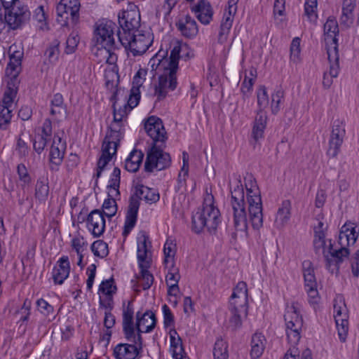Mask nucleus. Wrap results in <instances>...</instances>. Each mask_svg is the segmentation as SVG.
I'll return each mask as SVG.
<instances>
[{"mask_svg": "<svg viewBox=\"0 0 359 359\" xmlns=\"http://www.w3.org/2000/svg\"><path fill=\"white\" fill-rule=\"evenodd\" d=\"M116 29V23L107 20L99 21L95 25L93 40L97 48L104 49L108 55L107 62L109 64L115 62L116 55L112 51L121 46L118 39L116 41L114 38Z\"/></svg>", "mask_w": 359, "mask_h": 359, "instance_id": "1", "label": "nucleus"}, {"mask_svg": "<svg viewBox=\"0 0 359 359\" xmlns=\"http://www.w3.org/2000/svg\"><path fill=\"white\" fill-rule=\"evenodd\" d=\"M220 212L214 205V197L208 194L203 201V207L192 216L191 228L196 233H201L204 229L212 233L215 231L220 222Z\"/></svg>", "mask_w": 359, "mask_h": 359, "instance_id": "2", "label": "nucleus"}, {"mask_svg": "<svg viewBox=\"0 0 359 359\" xmlns=\"http://www.w3.org/2000/svg\"><path fill=\"white\" fill-rule=\"evenodd\" d=\"M249 222L255 230L263 226L262 202L257 182L252 175L245 177Z\"/></svg>", "mask_w": 359, "mask_h": 359, "instance_id": "3", "label": "nucleus"}, {"mask_svg": "<svg viewBox=\"0 0 359 359\" xmlns=\"http://www.w3.org/2000/svg\"><path fill=\"white\" fill-rule=\"evenodd\" d=\"M231 205L233 210V226L237 231L247 233L248 219L245 210V193L240 179L231 188Z\"/></svg>", "mask_w": 359, "mask_h": 359, "instance_id": "4", "label": "nucleus"}, {"mask_svg": "<svg viewBox=\"0 0 359 359\" xmlns=\"http://www.w3.org/2000/svg\"><path fill=\"white\" fill-rule=\"evenodd\" d=\"M358 237V231L356 226L352 223H346L341 229L339 236V243L341 245L338 250H333L332 245L330 243L328 248V252L335 262L337 269L339 264L343 262L344 259L346 258L350 254V250L347 248L353 245Z\"/></svg>", "mask_w": 359, "mask_h": 359, "instance_id": "5", "label": "nucleus"}, {"mask_svg": "<svg viewBox=\"0 0 359 359\" xmlns=\"http://www.w3.org/2000/svg\"><path fill=\"white\" fill-rule=\"evenodd\" d=\"M284 319L288 342L292 345H297L301 339L303 319L297 304L292 303L287 306Z\"/></svg>", "mask_w": 359, "mask_h": 359, "instance_id": "6", "label": "nucleus"}, {"mask_svg": "<svg viewBox=\"0 0 359 359\" xmlns=\"http://www.w3.org/2000/svg\"><path fill=\"white\" fill-rule=\"evenodd\" d=\"M118 36L120 45L127 48H129L134 56L144 53L153 41L152 36L149 32L141 33L140 31L135 33H128L123 36L120 32L116 34Z\"/></svg>", "mask_w": 359, "mask_h": 359, "instance_id": "7", "label": "nucleus"}, {"mask_svg": "<svg viewBox=\"0 0 359 359\" xmlns=\"http://www.w3.org/2000/svg\"><path fill=\"white\" fill-rule=\"evenodd\" d=\"M163 144H154L147 151L144 163V170L146 172H151L154 169L162 170L170 165V156L168 153L163 151Z\"/></svg>", "mask_w": 359, "mask_h": 359, "instance_id": "8", "label": "nucleus"}, {"mask_svg": "<svg viewBox=\"0 0 359 359\" xmlns=\"http://www.w3.org/2000/svg\"><path fill=\"white\" fill-rule=\"evenodd\" d=\"M80 3L79 0H61L56 7L57 20L62 26H67L69 22L75 25L79 18Z\"/></svg>", "mask_w": 359, "mask_h": 359, "instance_id": "9", "label": "nucleus"}, {"mask_svg": "<svg viewBox=\"0 0 359 359\" xmlns=\"http://www.w3.org/2000/svg\"><path fill=\"white\" fill-rule=\"evenodd\" d=\"M334 317L341 341H346L348 331V313L342 297L334 300Z\"/></svg>", "mask_w": 359, "mask_h": 359, "instance_id": "10", "label": "nucleus"}, {"mask_svg": "<svg viewBox=\"0 0 359 359\" xmlns=\"http://www.w3.org/2000/svg\"><path fill=\"white\" fill-rule=\"evenodd\" d=\"M164 70L163 74L158 77V84L155 85L154 95L158 100L164 99L168 92L174 90L177 86V71L165 67H161Z\"/></svg>", "mask_w": 359, "mask_h": 359, "instance_id": "11", "label": "nucleus"}, {"mask_svg": "<svg viewBox=\"0 0 359 359\" xmlns=\"http://www.w3.org/2000/svg\"><path fill=\"white\" fill-rule=\"evenodd\" d=\"M116 102L114 101L113 103L114 119L106 135H107V139L121 140L124 136L123 120L127 116L130 111L128 110V107L125 104L123 107H120L118 109H116Z\"/></svg>", "mask_w": 359, "mask_h": 359, "instance_id": "12", "label": "nucleus"}, {"mask_svg": "<svg viewBox=\"0 0 359 359\" xmlns=\"http://www.w3.org/2000/svg\"><path fill=\"white\" fill-rule=\"evenodd\" d=\"M345 135V122L340 119L334 120L332 125V130L329 139V147L327 151L329 156L334 158L337 156Z\"/></svg>", "mask_w": 359, "mask_h": 359, "instance_id": "13", "label": "nucleus"}, {"mask_svg": "<svg viewBox=\"0 0 359 359\" xmlns=\"http://www.w3.org/2000/svg\"><path fill=\"white\" fill-rule=\"evenodd\" d=\"M121 141L111 138L107 139V135H105L102 146V155L97 161V172L94 176L96 177V181L100 177L102 171L111 161L112 156L116 155Z\"/></svg>", "mask_w": 359, "mask_h": 359, "instance_id": "14", "label": "nucleus"}, {"mask_svg": "<svg viewBox=\"0 0 359 359\" xmlns=\"http://www.w3.org/2000/svg\"><path fill=\"white\" fill-rule=\"evenodd\" d=\"M133 315V302L129 301L127 306L124 307L123 311V330L128 341L137 343L141 347L142 336L140 333L137 335L135 334Z\"/></svg>", "mask_w": 359, "mask_h": 359, "instance_id": "15", "label": "nucleus"}, {"mask_svg": "<svg viewBox=\"0 0 359 359\" xmlns=\"http://www.w3.org/2000/svg\"><path fill=\"white\" fill-rule=\"evenodd\" d=\"M144 129L147 135L153 140V144H164L167 140L166 131L161 118L150 116L144 123Z\"/></svg>", "mask_w": 359, "mask_h": 359, "instance_id": "16", "label": "nucleus"}, {"mask_svg": "<svg viewBox=\"0 0 359 359\" xmlns=\"http://www.w3.org/2000/svg\"><path fill=\"white\" fill-rule=\"evenodd\" d=\"M118 23L123 32L118 31L123 36L128 35V33H135L138 32L137 29L140 26V14L137 10H130L123 11L118 15Z\"/></svg>", "mask_w": 359, "mask_h": 359, "instance_id": "17", "label": "nucleus"}, {"mask_svg": "<svg viewBox=\"0 0 359 359\" xmlns=\"http://www.w3.org/2000/svg\"><path fill=\"white\" fill-rule=\"evenodd\" d=\"M302 273L304 280V287L312 303L317 302L318 292L317 290V282L315 276L313 264L310 260H304L302 262Z\"/></svg>", "mask_w": 359, "mask_h": 359, "instance_id": "18", "label": "nucleus"}, {"mask_svg": "<svg viewBox=\"0 0 359 359\" xmlns=\"http://www.w3.org/2000/svg\"><path fill=\"white\" fill-rule=\"evenodd\" d=\"M327 59L330 63L329 72H325L323 77V86L330 88L333 83V79L338 76L339 73V57L336 48L327 49Z\"/></svg>", "mask_w": 359, "mask_h": 359, "instance_id": "19", "label": "nucleus"}, {"mask_svg": "<svg viewBox=\"0 0 359 359\" xmlns=\"http://www.w3.org/2000/svg\"><path fill=\"white\" fill-rule=\"evenodd\" d=\"M30 18V12L26 6H17L14 5L5 15L8 25L13 29L20 27L26 23Z\"/></svg>", "mask_w": 359, "mask_h": 359, "instance_id": "20", "label": "nucleus"}, {"mask_svg": "<svg viewBox=\"0 0 359 359\" xmlns=\"http://www.w3.org/2000/svg\"><path fill=\"white\" fill-rule=\"evenodd\" d=\"M66 142L63 141L58 135L55 134L49 154L51 170H58V166L64 158Z\"/></svg>", "mask_w": 359, "mask_h": 359, "instance_id": "21", "label": "nucleus"}, {"mask_svg": "<svg viewBox=\"0 0 359 359\" xmlns=\"http://www.w3.org/2000/svg\"><path fill=\"white\" fill-rule=\"evenodd\" d=\"M87 228L94 237L102 236L105 229V219L103 212L100 210H93L88 215Z\"/></svg>", "mask_w": 359, "mask_h": 359, "instance_id": "22", "label": "nucleus"}, {"mask_svg": "<svg viewBox=\"0 0 359 359\" xmlns=\"http://www.w3.org/2000/svg\"><path fill=\"white\" fill-rule=\"evenodd\" d=\"M156 324L155 313L151 311H146L144 313L138 311L136 313V329L137 334L142 332H150L154 330Z\"/></svg>", "mask_w": 359, "mask_h": 359, "instance_id": "23", "label": "nucleus"}, {"mask_svg": "<svg viewBox=\"0 0 359 359\" xmlns=\"http://www.w3.org/2000/svg\"><path fill=\"white\" fill-rule=\"evenodd\" d=\"M151 242L148 234L141 231L137 236V259L140 267L145 264H149L147 259L149 254H151Z\"/></svg>", "mask_w": 359, "mask_h": 359, "instance_id": "24", "label": "nucleus"}, {"mask_svg": "<svg viewBox=\"0 0 359 359\" xmlns=\"http://www.w3.org/2000/svg\"><path fill=\"white\" fill-rule=\"evenodd\" d=\"M140 205V203L135 198H129V205L126 215L123 231V236L125 237L130 233L136 224Z\"/></svg>", "mask_w": 359, "mask_h": 359, "instance_id": "25", "label": "nucleus"}, {"mask_svg": "<svg viewBox=\"0 0 359 359\" xmlns=\"http://www.w3.org/2000/svg\"><path fill=\"white\" fill-rule=\"evenodd\" d=\"M175 25L182 35L188 39L195 37L198 32L196 20L189 15L181 16L176 22Z\"/></svg>", "mask_w": 359, "mask_h": 359, "instance_id": "26", "label": "nucleus"}, {"mask_svg": "<svg viewBox=\"0 0 359 359\" xmlns=\"http://www.w3.org/2000/svg\"><path fill=\"white\" fill-rule=\"evenodd\" d=\"M133 344H119L114 349V355L116 359H135L139 354L140 350L142 348L140 344L135 342Z\"/></svg>", "mask_w": 359, "mask_h": 359, "instance_id": "27", "label": "nucleus"}, {"mask_svg": "<svg viewBox=\"0 0 359 359\" xmlns=\"http://www.w3.org/2000/svg\"><path fill=\"white\" fill-rule=\"evenodd\" d=\"M70 272V264L67 256L59 259L52 271V276L55 284L61 285L67 279Z\"/></svg>", "mask_w": 359, "mask_h": 359, "instance_id": "28", "label": "nucleus"}, {"mask_svg": "<svg viewBox=\"0 0 359 359\" xmlns=\"http://www.w3.org/2000/svg\"><path fill=\"white\" fill-rule=\"evenodd\" d=\"M268 121V116L266 112L264 110H259L255 116L252 130V138L255 143L259 142L264 137V130L266 127Z\"/></svg>", "mask_w": 359, "mask_h": 359, "instance_id": "29", "label": "nucleus"}, {"mask_svg": "<svg viewBox=\"0 0 359 359\" xmlns=\"http://www.w3.org/2000/svg\"><path fill=\"white\" fill-rule=\"evenodd\" d=\"M130 198H135L140 203L141 200H144L147 203H154L159 201L160 196L155 189L138 184L135 187V193Z\"/></svg>", "mask_w": 359, "mask_h": 359, "instance_id": "30", "label": "nucleus"}, {"mask_svg": "<svg viewBox=\"0 0 359 359\" xmlns=\"http://www.w3.org/2000/svg\"><path fill=\"white\" fill-rule=\"evenodd\" d=\"M198 20L203 25H208L212 19L213 11L210 4L207 0H200L191 8Z\"/></svg>", "mask_w": 359, "mask_h": 359, "instance_id": "31", "label": "nucleus"}, {"mask_svg": "<svg viewBox=\"0 0 359 359\" xmlns=\"http://www.w3.org/2000/svg\"><path fill=\"white\" fill-rule=\"evenodd\" d=\"M339 34L338 23L336 20L328 18L324 25L325 41L326 43H330L331 47L327 48L334 49L338 51L337 36Z\"/></svg>", "mask_w": 359, "mask_h": 359, "instance_id": "32", "label": "nucleus"}, {"mask_svg": "<svg viewBox=\"0 0 359 359\" xmlns=\"http://www.w3.org/2000/svg\"><path fill=\"white\" fill-rule=\"evenodd\" d=\"M50 114L58 121L67 116V107L62 95L60 93L55 94L50 101Z\"/></svg>", "mask_w": 359, "mask_h": 359, "instance_id": "33", "label": "nucleus"}, {"mask_svg": "<svg viewBox=\"0 0 359 359\" xmlns=\"http://www.w3.org/2000/svg\"><path fill=\"white\" fill-rule=\"evenodd\" d=\"M292 204L290 200H285L278 208L275 219V226L278 229L283 228L290 220L291 217Z\"/></svg>", "mask_w": 359, "mask_h": 359, "instance_id": "34", "label": "nucleus"}, {"mask_svg": "<svg viewBox=\"0 0 359 359\" xmlns=\"http://www.w3.org/2000/svg\"><path fill=\"white\" fill-rule=\"evenodd\" d=\"M356 7V0H343L342 13L340 17L341 25L350 27L354 20V11Z\"/></svg>", "mask_w": 359, "mask_h": 359, "instance_id": "35", "label": "nucleus"}, {"mask_svg": "<svg viewBox=\"0 0 359 359\" xmlns=\"http://www.w3.org/2000/svg\"><path fill=\"white\" fill-rule=\"evenodd\" d=\"M181 48L179 46H175L170 51V57L168 59L158 60L156 69L161 70V67H165L172 70L177 71L178 63L180 58Z\"/></svg>", "mask_w": 359, "mask_h": 359, "instance_id": "36", "label": "nucleus"}, {"mask_svg": "<svg viewBox=\"0 0 359 359\" xmlns=\"http://www.w3.org/2000/svg\"><path fill=\"white\" fill-rule=\"evenodd\" d=\"M265 337L261 333H255L251 340L250 355L253 359L259 358L265 349Z\"/></svg>", "mask_w": 359, "mask_h": 359, "instance_id": "37", "label": "nucleus"}, {"mask_svg": "<svg viewBox=\"0 0 359 359\" xmlns=\"http://www.w3.org/2000/svg\"><path fill=\"white\" fill-rule=\"evenodd\" d=\"M144 154L140 150L133 149L125 161L126 169L131 172H135L142 162Z\"/></svg>", "mask_w": 359, "mask_h": 359, "instance_id": "38", "label": "nucleus"}, {"mask_svg": "<svg viewBox=\"0 0 359 359\" xmlns=\"http://www.w3.org/2000/svg\"><path fill=\"white\" fill-rule=\"evenodd\" d=\"M49 194L48 180L47 178L40 177L37 180L35 186V198L39 203H45Z\"/></svg>", "mask_w": 359, "mask_h": 359, "instance_id": "39", "label": "nucleus"}, {"mask_svg": "<svg viewBox=\"0 0 359 359\" xmlns=\"http://www.w3.org/2000/svg\"><path fill=\"white\" fill-rule=\"evenodd\" d=\"M170 339V348L172 356L184 353L181 337L178 335L175 329L172 328L169 332Z\"/></svg>", "mask_w": 359, "mask_h": 359, "instance_id": "40", "label": "nucleus"}, {"mask_svg": "<svg viewBox=\"0 0 359 359\" xmlns=\"http://www.w3.org/2000/svg\"><path fill=\"white\" fill-rule=\"evenodd\" d=\"M104 79L105 85L107 89L111 90H115L111 98V100H115L116 98L117 93V90H116V88L118 85V73L115 72L114 69L107 70L105 72Z\"/></svg>", "mask_w": 359, "mask_h": 359, "instance_id": "41", "label": "nucleus"}, {"mask_svg": "<svg viewBox=\"0 0 359 359\" xmlns=\"http://www.w3.org/2000/svg\"><path fill=\"white\" fill-rule=\"evenodd\" d=\"M114 194H108V198L105 199L102 204V211L104 215H106L109 218H111L114 216L117 212V205L114 197H116Z\"/></svg>", "mask_w": 359, "mask_h": 359, "instance_id": "42", "label": "nucleus"}, {"mask_svg": "<svg viewBox=\"0 0 359 359\" xmlns=\"http://www.w3.org/2000/svg\"><path fill=\"white\" fill-rule=\"evenodd\" d=\"M317 0H305L304 9V15L311 22H316L318 19Z\"/></svg>", "mask_w": 359, "mask_h": 359, "instance_id": "43", "label": "nucleus"}, {"mask_svg": "<svg viewBox=\"0 0 359 359\" xmlns=\"http://www.w3.org/2000/svg\"><path fill=\"white\" fill-rule=\"evenodd\" d=\"M232 24L233 20H231L229 17H223L218 34V42L219 43H224L227 41Z\"/></svg>", "mask_w": 359, "mask_h": 359, "instance_id": "44", "label": "nucleus"}, {"mask_svg": "<svg viewBox=\"0 0 359 359\" xmlns=\"http://www.w3.org/2000/svg\"><path fill=\"white\" fill-rule=\"evenodd\" d=\"M229 311L231 312L247 313L248 311V298H233L231 296L229 302Z\"/></svg>", "mask_w": 359, "mask_h": 359, "instance_id": "45", "label": "nucleus"}, {"mask_svg": "<svg viewBox=\"0 0 359 359\" xmlns=\"http://www.w3.org/2000/svg\"><path fill=\"white\" fill-rule=\"evenodd\" d=\"M228 345L222 339H218L213 349L214 359H228Z\"/></svg>", "mask_w": 359, "mask_h": 359, "instance_id": "46", "label": "nucleus"}, {"mask_svg": "<svg viewBox=\"0 0 359 359\" xmlns=\"http://www.w3.org/2000/svg\"><path fill=\"white\" fill-rule=\"evenodd\" d=\"M284 100V91L280 88H278L271 95V108L273 114H277L280 110L281 104Z\"/></svg>", "mask_w": 359, "mask_h": 359, "instance_id": "47", "label": "nucleus"}, {"mask_svg": "<svg viewBox=\"0 0 359 359\" xmlns=\"http://www.w3.org/2000/svg\"><path fill=\"white\" fill-rule=\"evenodd\" d=\"M10 62L8 67L12 70H15L16 68L21 65L22 58L23 57V52L16 50L15 46H11L9 48Z\"/></svg>", "mask_w": 359, "mask_h": 359, "instance_id": "48", "label": "nucleus"}, {"mask_svg": "<svg viewBox=\"0 0 359 359\" xmlns=\"http://www.w3.org/2000/svg\"><path fill=\"white\" fill-rule=\"evenodd\" d=\"M149 267V264H145L142 267H140L141 269L140 285L144 290L149 289L154 282L153 275L147 270Z\"/></svg>", "mask_w": 359, "mask_h": 359, "instance_id": "49", "label": "nucleus"}, {"mask_svg": "<svg viewBox=\"0 0 359 359\" xmlns=\"http://www.w3.org/2000/svg\"><path fill=\"white\" fill-rule=\"evenodd\" d=\"M256 73V69L251 68L249 72L250 77L245 76L241 88V90L244 95H248L252 90V86L257 76Z\"/></svg>", "mask_w": 359, "mask_h": 359, "instance_id": "50", "label": "nucleus"}, {"mask_svg": "<svg viewBox=\"0 0 359 359\" xmlns=\"http://www.w3.org/2000/svg\"><path fill=\"white\" fill-rule=\"evenodd\" d=\"M13 116V109L0 105V129L6 130Z\"/></svg>", "mask_w": 359, "mask_h": 359, "instance_id": "51", "label": "nucleus"}, {"mask_svg": "<svg viewBox=\"0 0 359 359\" xmlns=\"http://www.w3.org/2000/svg\"><path fill=\"white\" fill-rule=\"evenodd\" d=\"M121 180V170L116 167L114 168L113 172L111 173V178L109 180V184L107 186L108 189H113L115 196H119V187Z\"/></svg>", "mask_w": 359, "mask_h": 359, "instance_id": "52", "label": "nucleus"}, {"mask_svg": "<svg viewBox=\"0 0 359 359\" xmlns=\"http://www.w3.org/2000/svg\"><path fill=\"white\" fill-rule=\"evenodd\" d=\"M91 250L95 256L104 257L108 255V245L102 241H96L91 245Z\"/></svg>", "mask_w": 359, "mask_h": 359, "instance_id": "53", "label": "nucleus"}, {"mask_svg": "<svg viewBox=\"0 0 359 359\" xmlns=\"http://www.w3.org/2000/svg\"><path fill=\"white\" fill-rule=\"evenodd\" d=\"M300 39L295 37L292 39L290 45V61L293 63H298L300 61Z\"/></svg>", "mask_w": 359, "mask_h": 359, "instance_id": "54", "label": "nucleus"}, {"mask_svg": "<svg viewBox=\"0 0 359 359\" xmlns=\"http://www.w3.org/2000/svg\"><path fill=\"white\" fill-rule=\"evenodd\" d=\"M257 104L259 110H264L269 103L266 88L264 86H260L257 91Z\"/></svg>", "mask_w": 359, "mask_h": 359, "instance_id": "55", "label": "nucleus"}, {"mask_svg": "<svg viewBox=\"0 0 359 359\" xmlns=\"http://www.w3.org/2000/svg\"><path fill=\"white\" fill-rule=\"evenodd\" d=\"M17 94L16 89L8 87L6 90L4 92V97L2 101L0 102V105L8 107V108H13V101Z\"/></svg>", "mask_w": 359, "mask_h": 359, "instance_id": "56", "label": "nucleus"}, {"mask_svg": "<svg viewBox=\"0 0 359 359\" xmlns=\"http://www.w3.org/2000/svg\"><path fill=\"white\" fill-rule=\"evenodd\" d=\"M116 290L117 288L114 285V280L113 278L103 280L99 287V291L105 295H113V294L116 293Z\"/></svg>", "mask_w": 359, "mask_h": 359, "instance_id": "57", "label": "nucleus"}, {"mask_svg": "<svg viewBox=\"0 0 359 359\" xmlns=\"http://www.w3.org/2000/svg\"><path fill=\"white\" fill-rule=\"evenodd\" d=\"M140 99V90H138V88H132L127 103H125V104L128 107L129 111H131L138 104Z\"/></svg>", "mask_w": 359, "mask_h": 359, "instance_id": "58", "label": "nucleus"}, {"mask_svg": "<svg viewBox=\"0 0 359 359\" xmlns=\"http://www.w3.org/2000/svg\"><path fill=\"white\" fill-rule=\"evenodd\" d=\"M233 298H241L248 297V286L245 282L240 281L237 283L236 287L233 288V293L231 294Z\"/></svg>", "mask_w": 359, "mask_h": 359, "instance_id": "59", "label": "nucleus"}, {"mask_svg": "<svg viewBox=\"0 0 359 359\" xmlns=\"http://www.w3.org/2000/svg\"><path fill=\"white\" fill-rule=\"evenodd\" d=\"M163 313V324L165 328L169 327H174L175 318L174 316L171 312L169 306L167 304H164L162 307Z\"/></svg>", "mask_w": 359, "mask_h": 359, "instance_id": "60", "label": "nucleus"}, {"mask_svg": "<svg viewBox=\"0 0 359 359\" xmlns=\"http://www.w3.org/2000/svg\"><path fill=\"white\" fill-rule=\"evenodd\" d=\"M52 122L49 118H46L44 120L41 128V133H38V135L50 141L52 140Z\"/></svg>", "mask_w": 359, "mask_h": 359, "instance_id": "61", "label": "nucleus"}, {"mask_svg": "<svg viewBox=\"0 0 359 359\" xmlns=\"http://www.w3.org/2000/svg\"><path fill=\"white\" fill-rule=\"evenodd\" d=\"M50 142L45 137H43V136H40L38 134H36L34 137V142H33V147L34 151L38 154H40L45 149L47 143Z\"/></svg>", "mask_w": 359, "mask_h": 359, "instance_id": "62", "label": "nucleus"}, {"mask_svg": "<svg viewBox=\"0 0 359 359\" xmlns=\"http://www.w3.org/2000/svg\"><path fill=\"white\" fill-rule=\"evenodd\" d=\"M59 54L58 43L49 46L45 52V55L50 63H55L57 61Z\"/></svg>", "mask_w": 359, "mask_h": 359, "instance_id": "63", "label": "nucleus"}, {"mask_svg": "<svg viewBox=\"0 0 359 359\" xmlns=\"http://www.w3.org/2000/svg\"><path fill=\"white\" fill-rule=\"evenodd\" d=\"M351 272L355 278L359 277V250L352 256L350 260Z\"/></svg>", "mask_w": 359, "mask_h": 359, "instance_id": "64", "label": "nucleus"}]
</instances>
